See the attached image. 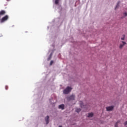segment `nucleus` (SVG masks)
Here are the masks:
<instances>
[{"mask_svg": "<svg viewBox=\"0 0 127 127\" xmlns=\"http://www.w3.org/2000/svg\"><path fill=\"white\" fill-rule=\"evenodd\" d=\"M8 20V15H6L4 17H3L1 19H0V23H3V22H5L7 20Z\"/></svg>", "mask_w": 127, "mask_h": 127, "instance_id": "obj_1", "label": "nucleus"}, {"mask_svg": "<svg viewBox=\"0 0 127 127\" xmlns=\"http://www.w3.org/2000/svg\"><path fill=\"white\" fill-rule=\"evenodd\" d=\"M72 90V88L68 86L66 89L64 90V94H68L69 92H71Z\"/></svg>", "mask_w": 127, "mask_h": 127, "instance_id": "obj_2", "label": "nucleus"}, {"mask_svg": "<svg viewBox=\"0 0 127 127\" xmlns=\"http://www.w3.org/2000/svg\"><path fill=\"white\" fill-rule=\"evenodd\" d=\"M74 99H75V95H72L67 98V101H71L72 100H74Z\"/></svg>", "mask_w": 127, "mask_h": 127, "instance_id": "obj_3", "label": "nucleus"}, {"mask_svg": "<svg viewBox=\"0 0 127 127\" xmlns=\"http://www.w3.org/2000/svg\"><path fill=\"white\" fill-rule=\"evenodd\" d=\"M122 44H121L120 46H119V48L120 49H122L123 48V47H124V46H125V45H126L127 44V43H126L124 41H122Z\"/></svg>", "mask_w": 127, "mask_h": 127, "instance_id": "obj_4", "label": "nucleus"}, {"mask_svg": "<svg viewBox=\"0 0 127 127\" xmlns=\"http://www.w3.org/2000/svg\"><path fill=\"white\" fill-rule=\"evenodd\" d=\"M114 107L113 106H109V107H106V110L108 112H109L110 111H113V110H114Z\"/></svg>", "mask_w": 127, "mask_h": 127, "instance_id": "obj_5", "label": "nucleus"}, {"mask_svg": "<svg viewBox=\"0 0 127 127\" xmlns=\"http://www.w3.org/2000/svg\"><path fill=\"white\" fill-rule=\"evenodd\" d=\"M6 12L5 11L2 10L1 11H0V17H1L2 16V15H4V14H5Z\"/></svg>", "mask_w": 127, "mask_h": 127, "instance_id": "obj_6", "label": "nucleus"}, {"mask_svg": "<svg viewBox=\"0 0 127 127\" xmlns=\"http://www.w3.org/2000/svg\"><path fill=\"white\" fill-rule=\"evenodd\" d=\"M45 121L46 122L47 125H48V124H49V116H47L45 118Z\"/></svg>", "mask_w": 127, "mask_h": 127, "instance_id": "obj_7", "label": "nucleus"}, {"mask_svg": "<svg viewBox=\"0 0 127 127\" xmlns=\"http://www.w3.org/2000/svg\"><path fill=\"white\" fill-rule=\"evenodd\" d=\"M64 107L65 105H64V104H61L59 106V109H61V110H64Z\"/></svg>", "mask_w": 127, "mask_h": 127, "instance_id": "obj_8", "label": "nucleus"}, {"mask_svg": "<svg viewBox=\"0 0 127 127\" xmlns=\"http://www.w3.org/2000/svg\"><path fill=\"white\" fill-rule=\"evenodd\" d=\"M79 105L81 107V108H84V103L82 101L79 102Z\"/></svg>", "mask_w": 127, "mask_h": 127, "instance_id": "obj_9", "label": "nucleus"}, {"mask_svg": "<svg viewBox=\"0 0 127 127\" xmlns=\"http://www.w3.org/2000/svg\"><path fill=\"white\" fill-rule=\"evenodd\" d=\"M94 116V114L93 113H89L88 115V118H92Z\"/></svg>", "mask_w": 127, "mask_h": 127, "instance_id": "obj_10", "label": "nucleus"}, {"mask_svg": "<svg viewBox=\"0 0 127 127\" xmlns=\"http://www.w3.org/2000/svg\"><path fill=\"white\" fill-rule=\"evenodd\" d=\"M120 1H118V3L115 7V9H117V8H118V7H119V6H120Z\"/></svg>", "mask_w": 127, "mask_h": 127, "instance_id": "obj_11", "label": "nucleus"}, {"mask_svg": "<svg viewBox=\"0 0 127 127\" xmlns=\"http://www.w3.org/2000/svg\"><path fill=\"white\" fill-rule=\"evenodd\" d=\"M125 38H126V35H123L122 37L121 38V40L124 41L125 40Z\"/></svg>", "mask_w": 127, "mask_h": 127, "instance_id": "obj_12", "label": "nucleus"}, {"mask_svg": "<svg viewBox=\"0 0 127 127\" xmlns=\"http://www.w3.org/2000/svg\"><path fill=\"white\" fill-rule=\"evenodd\" d=\"M75 112H76V113H80V112H81V109L80 108H77L75 110Z\"/></svg>", "mask_w": 127, "mask_h": 127, "instance_id": "obj_13", "label": "nucleus"}, {"mask_svg": "<svg viewBox=\"0 0 127 127\" xmlns=\"http://www.w3.org/2000/svg\"><path fill=\"white\" fill-rule=\"evenodd\" d=\"M52 57V54H51L49 57L48 58V61H49L51 60V58Z\"/></svg>", "mask_w": 127, "mask_h": 127, "instance_id": "obj_14", "label": "nucleus"}, {"mask_svg": "<svg viewBox=\"0 0 127 127\" xmlns=\"http://www.w3.org/2000/svg\"><path fill=\"white\" fill-rule=\"evenodd\" d=\"M59 3V0H55V4H58Z\"/></svg>", "mask_w": 127, "mask_h": 127, "instance_id": "obj_15", "label": "nucleus"}, {"mask_svg": "<svg viewBox=\"0 0 127 127\" xmlns=\"http://www.w3.org/2000/svg\"><path fill=\"white\" fill-rule=\"evenodd\" d=\"M118 126H119V122H117L116 123L115 127H118Z\"/></svg>", "mask_w": 127, "mask_h": 127, "instance_id": "obj_16", "label": "nucleus"}, {"mask_svg": "<svg viewBox=\"0 0 127 127\" xmlns=\"http://www.w3.org/2000/svg\"><path fill=\"white\" fill-rule=\"evenodd\" d=\"M53 63H54L53 61H51L50 64V65H52V64H53Z\"/></svg>", "mask_w": 127, "mask_h": 127, "instance_id": "obj_17", "label": "nucleus"}, {"mask_svg": "<svg viewBox=\"0 0 127 127\" xmlns=\"http://www.w3.org/2000/svg\"><path fill=\"white\" fill-rule=\"evenodd\" d=\"M124 14L125 16H127V12H125V13H124Z\"/></svg>", "mask_w": 127, "mask_h": 127, "instance_id": "obj_18", "label": "nucleus"}, {"mask_svg": "<svg viewBox=\"0 0 127 127\" xmlns=\"http://www.w3.org/2000/svg\"><path fill=\"white\" fill-rule=\"evenodd\" d=\"M5 90H7L8 89V86H5Z\"/></svg>", "mask_w": 127, "mask_h": 127, "instance_id": "obj_19", "label": "nucleus"}, {"mask_svg": "<svg viewBox=\"0 0 127 127\" xmlns=\"http://www.w3.org/2000/svg\"><path fill=\"white\" fill-rule=\"evenodd\" d=\"M7 0V1H9L10 0Z\"/></svg>", "mask_w": 127, "mask_h": 127, "instance_id": "obj_20", "label": "nucleus"}, {"mask_svg": "<svg viewBox=\"0 0 127 127\" xmlns=\"http://www.w3.org/2000/svg\"><path fill=\"white\" fill-rule=\"evenodd\" d=\"M59 127H62V126H59Z\"/></svg>", "mask_w": 127, "mask_h": 127, "instance_id": "obj_21", "label": "nucleus"}]
</instances>
